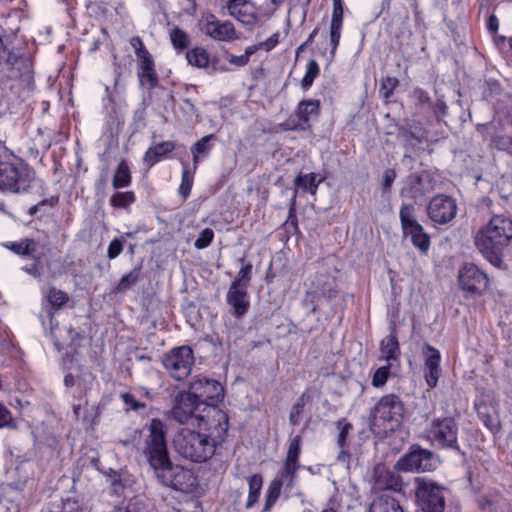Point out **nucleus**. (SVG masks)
Listing matches in <instances>:
<instances>
[{
	"label": "nucleus",
	"instance_id": "obj_38",
	"mask_svg": "<svg viewBox=\"0 0 512 512\" xmlns=\"http://www.w3.org/2000/svg\"><path fill=\"white\" fill-rule=\"evenodd\" d=\"M136 200L133 191L116 192L110 198V204L113 207L126 208L133 204Z\"/></svg>",
	"mask_w": 512,
	"mask_h": 512
},
{
	"label": "nucleus",
	"instance_id": "obj_27",
	"mask_svg": "<svg viewBox=\"0 0 512 512\" xmlns=\"http://www.w3.org/2000/svg\"><path fill=\"white\" fill-rule=\"evenodd\" d=\"M175 149V144L172 141H162L152 145L145 152L143 161L148 167L154 166L161 158Z\"/></svg>",
	"mask_w": 512,
	"mask_h": 512
},
{
	"label": "nucleus",
	"instance_id": "obj_58",
	"mask_svg": "<svg viewBox=\"0 0 512 512\" xmlns=\"http://www.w3.org/2000/svg\"><path fill=\"white\" fill-rule=\"evenodd\" d=\"M228 61L231 64L236 65L238 67L245 66L249 62L247 55H244V54L239 55V56L231 55V56H229Z\"/></svg>",
	"mask_w": 512,
	"mask_h": 512
},
{
	"label": "nucleus",
	"instance_id": "obj_22",
	"mask_svg": "<svg viewBox=\"0 0 512 512\" xmlns=\"http://www.w3.org/2000/svg\"><path fill=\"white\" fill-rule=\"evenodd\" d=\"M478 130L490 141V146L512 156V135L501 134L498 126L494 123L481 125Z\"/></svg>",
	"mask_w": 512,
	"mask_h": 512
},
{
	"label": "nucleus",
	"instance_id": "obj_15",
	"mask_svg": "<svg viewBox=\"0 0 512 512\" xmlns=\"http://www.w3.org/2000/svg\"><path fill=\"white\" fill-rule=\"evenodd\" d=\"M435 467L433 453L421 448L413 449L397 462V468L402 471H431Z\"/></svg>",
	"mask_w": 512,
	"mask_h": 512
},
{
	"label": "nucleus",
	"instance_id": "obj_13",
	"mask_svg": "<svg viewBox=\"0 0 512 512\" xmlns=\"http://www.w3.org/2000/svg\"><path fill=\"white\" fill-rule=\"evenodd\" d=\"M189 392L201 403L213 404L221 401L224 397V388L220 382L199 377L190 384Z\"/></svg>",
	"mask_w": 512,
	"mask_h": 512
},
{
	"label": "nucleus",
	"instance_id": "obj_44",
	"mask_svg": "<svg viewBox=\"0 0 512 512\" xmlns=\"http://www.w3.org/2000/svg\"><path fill=\"white\" fill-rule=\"evenodd\" d=\"M243 264L238 272L237 278L233 282H238L239 287H246L251 279L252 265L250 263L244 264V258L240 259Z\"/></svg>",
	"mask_w": 512,
	"mask_h": 512
},
{
	"label": "nucleus",
	"instance_id": "obj_8",
	"mask_svg": "<svg viewBox=\"0 0 512 512\" xmlns=\"http://www.w3.org/2000/svg\"><path fill=\"white\" fill-rule=\"evenodd\" d=\"M458 286L470 296H482L489 288V277L473 263L463 264L458 271Z\"/></svg>",
	"mask_w": 512,
	"mask_h": 512
},
{
	"label": "nucleus",
	"instance_id": "obj_52",
	"mask_svg": "<svg viewBox=\"0 0 512 512\" xmlns=\"http://www.w3.org/2000/svg\"><path fill=\"white\" fill-rule=\"evenodd\" d=\"M122 250H123L122 241L118 238L113 239L108 246V251H107L108 258L115 259L116 257H118L121 254Z\"/></svg>",
	"mask_w": 512,
	"mask_h": 512
},
{
	"label": "nucleus",
	"instance_id": "obj_5",
	"mask_svg": "<svg viewBox=\"0 0 512 512\" xmlns=\"http://www.w3.org/2000/svg\"><path fill=\"white\" fill-rule=\"evenodd\" d=\"M336 271H317L310 279L303 299V305L316 311V303L320 298L331 300L337 296Z\"/></svg>",
	"mask_w": 512,
	"mask_h": 512
},
{
	"label": "nucleus",
	"instance_id": "obj_11",
	"mask_svg": "<svg viewBox=\"0 0 512 512\" xmlns=\"http://www.w3.org/2000/svg\"><path fill=\"white\" fill-rule=\"evenodd\" d=\"M163 365L175 380L185 379L194 364L193 351L188 346L172 349L163 357Z\"/></svg>",
	"mask_w": 512,
	"mask_h": 512
},
{
	"label": "nucleus",
	"instance_id": "obj_31",
	"mask_svg": "<svg viewBox=\"0 0 512 512\" xmlns=\"http://www.w3.org/2000/svg\"><path fill=\"white\" fill-rule=\"evenodd\" d=\"M249 493L246 501V508H251L259 499L263 485V478L260 474H254L248 478Z\"/></svg>",
	"mask_w": 512,
	"mask_h": 512
},
{
	"label": "nucleus",
	"instance_id": "obj_47",
	"mask_svg": "<svg viewBox=\"0 0 512 512\" xmlns=\"http://www.w3.org/2000/svg\"><path fill=\"white\" fill-rule=\"evenodd\" d=\"M47 298L50 304L57 308L63 306L68 300V296L65 292L56 290L55 288L50 289Z\"/></svg>",
	"mask_w": 512,
	"mask_h": 512
},
{
	"label": "nucleus",
	"instance_id": "obj_36",
	"mask_svg": "<svg viewBox=\"0 0 512 512\" xmlns=\"http://www.w3.org/2000/svg\"><path fill=\"white\" fill-rule=\"evenodd\" d=\"M183 165V171H182V177H181V184L179 186V194L186 199L191 192L193 180H194V172L190 171L188 169V165L184 162H182Z\"/></svg>",
	"mask_w": 512,
	"mask_h": 512
},
{
	"label": "nucleus",
	"instance_id": "obj_40",
	"mask_svg": "<svg viewBox=\"0 0 512 512\" xmlns=\"http://www.w3.org/2000/svg\"><path fill=\"white\" fill-rule=\"evenodd\" d=\"M342 27H343V25L330 23L329 38H330L331 49H330L329 56H328L329 61H333V59L336 55V51H337L339 41L341 38Z\"/></svg>",
	"mask_w": 512,
	"mask_h": 512
},
{
	"label": "nucleus",
	"instance_id": "obj_61",
	"mask_svg": "<svg viewBox=\"0 0 512 512\" xmlns=\"http://www.w3.org/2000/svg\"><path fill=\"white\" fill-rule=\"evenodd\" d=\"M487 29L492 33H496L499 29V21L494 14L490 15L488 18Z\"/></svg>",
	"mask_w": 512,
	"mask_h": 512
},
{
	"label": "nucleus",
	"instance_id": "obj_7",
	"mask_svg": "<svg viewBox=\"0 0 512 512\" xmlns=\"http://www.w3.org/2000/svg\"><path fill=\"white\" fill-rule=\"evenodd\" d=\"M208 406L214 405L198 402L189 391H182L175 398L171 416L179 424L192 423L196 426L199 418L206 414L205 407Z\"/></svg>",
	"mask_w": 512,
	"mask_h": 512
},
{
	"label": "nucleus",
	"instance_id": "obj_48",
	"mask_svg": "<svg viewBox=\"0 0 512 512\" xmlns=\"http://www.w3.org/2000/svg\"><path fill=\"white\" fill-rule=\"evenodd\" d=\"M411 241L422 253H426L430 248V237L425 231L413 237Z\"/></svg>",
	"mask_w": 512,
	"mask_h": 512
},
{
	"label": "nucleus",
	"instance_id": "obj_64",
	"mask_svg": "<svg viewBox=\"0 0 512 512\" xmlns=\"http://www.w3.org/2000/svg\"><path fill=\"white\" fill-rule=\"evenodd\" d=\"M258 48H259V45H258V46H255V45H253V46H249V47H247V48L245 49V53H244V55H247V58H248V60H249V59H250V56H251L252 54H254V53L257 51V49H258Z\"/></svg>",
	"mask_w": 512,
	"mask_h": 512
},
{
	"label": "nucleus",
	"instance_id": "obj_59",
	"mask_svg": "<svg viewBox=\"0 0 512 512\" xmlns=\"http://www.w3.org/2000/svg\"><path fill=\"white\" fill-rule=\"evenodd\" d=\"M64 384L66 387H72L74 385L81 386L80 384V376L79 375H73L72 373H68L64 378Z\"/></svg>",
	"mask_w": 512,
	"mask_h": 512
},
{
	"label": "nucleus",
	"instance_id": "obj_49",
	"mask_svg": "<svg viewBox=\"0 0 512 512\" xmlns=\"http://www.w3.org/2000/svg\"><path fill=\"white\" fill-rule=\"evenodd\" d=\"M398 84V81L396 78L388 77L381 83L380 93L383 95L384 98H389L394 89L396 88Z\"/></svg>",
	"mask_w": 512,
	"mask_h": 512
},
{
	"label": "nucleus",
	"instance_id": "obj_50",
	"mask_svg": "<svg viewBox=\"0 0 512 512\" xmlns=\"http://www.w3.org/2000/svg\"><path fill=\"white\" fill-rule=\"evenodd\" d=\"M331 24L343 25V6L341 0H333Z\"/></svg>",
	"mask_w": 512,
	"mask_h": 512
},
{
	"label": "nucleus",
	"instance_id": "obj_57",
	"mask_svg": "<svg viewBox=\"0 0 512 512\" xmlns=\"http://www.w3.org/2000/svg\"><path fill=\"white\" fill-rule=\"evenodd\" d=\"M396 179V172L393 169H387L383 175V187L384 189H390L392 183Z\"/></svg>",
	"mask_w": 512,
	"mask_h": 512
},
{
	"label": "nucleus",
	"instance_id": "obj_6",
	"mask_svg": "<svg viewBox=\"0 0 512 512\" xmlns=\"http://www.w3.org/2000/svg\"><path fill=\"white\" fill-rule=\"evenodd\" d=\"M432 446L441 449H459L458 425L451 417L433 419L425 430Z\"/></svg>",
	"mask_w": 512,
	"mask_h": 512
},
{
	"label": "nucleus",
	"instance_id": "obj_37",
	"mask_svg": "<svg viewBox=\"0 0 512 512\" xmlns=\"http://www.w3.org/2000/svg\"><path fill=\"white\" fill-rule=\"evenodd\" d=\"M309 400V396L302 394L294 403L290 410L289 422L291 425L296 426L300 423L304 407Z\"/></svg>",
	"mask_w": 512,
	"mask_h": 512
},
{
	"label": "nucleus",
	"instance_id": "obj_55",
	"mask_svg": "<svg viewBox=\"0 0 512 512\" xmlns=\"http://www.w3.org/2000/svg\"><path fill=\"white\" fill-rule=\"evenodd\" d=\"M12 422V416L10 411L0 403V428L9 426Z\"/></svg>",
	"mask_w": 512,
	"mask_h": 512
},
{
	"label": "nucleus",
	"instance_id": "obj_54",
	"mask_svg": "<svg viewBox=\"0 0 512 512\" xmlns=\"http://www.w3.org/2000/svg\"><path fill=\"white\" fill-rule=\"evenodd\" d=\"M81 507L76 500L67 499L63 501L61 510L59 512H80Z\"/></svg>",
	"mask_w": 512,
	"mask_h": 512
},
{
	"label": "nucleus",
	"instance_id": "obj_1",
	"mask_svg": "<svg viewBox=\"0 0 512 512\" xmlns=\"http://www.w3.org/2000/svg\"><path fill=\"white\" fill-rule=\"evenodd\" d=\"M195 429L181 428L173 437V448L179 457L192 463H205L225 441L229 418L217 406L205 407Z\"/></svg>",
	"mask_w": 512,
	"mask_h": 512
},
{
	"label": "nucleus",
	"instance_id": "obj_60",
	"mask_svg": "<svg viewBox=\"0 0 512 512\" xmlns=\"http://www.w3.org/2000/svg\"><path fill=\"white\" fill-rule=\"evenodd\" d=\"M22 270L35 278L40 277L41 275L40 268L37 262L31 264L30 266L23 267Z\"/></svg>",
	"mask_w": 512,
	"mask_h": 512
},
{
	"label": "nucleus",
	"instance_id": "obj_19",
	"mask_svg": "<svg viewBox=\"0 0 512 512\" xmlns=\"http://www.w3.org/2000/svg\"><path fill=\"white\" fill-rule=\"evenodd\" d=\"M134 42L140 45V49H136V55L139 59L138 76L142 85H147L149 88H154L158 85V77L155 72V65L151 54L145 48L143 42L139 37H134L131 44L135 47Z\"/></svg>",
	"mask_w": 512,
	"mask_h": 512
},
{
	"label": "nucleus",
	"instance_id": "obj_26",
	"mask_svg": "<svg viewBox=\"0 0 512 512\" xmlns=\"http://www.w3.org/2000/svg\"><path fill=\"white\" fill-rule=\"evenodd\" d=\"M5 246L15 254L28 256L35 261H40L43 257V252L39 250L38 242L34 239L25 238L20 241L9 242Z\"/></svg>",
	"mask_w": 512,
	"mask_h": 512
},
{
	"label": "nucleus",
	"instance_id": "obj_12",
	"mask_svg": "<svg viewBox=\"0 0 512 512\" xmlns=\"http://www.w3.org/2000/svg\"><path fill=\"white\" fill-rule=\"evenodd\" d=\"M404 408L400 399L393 394L383 396L374 410L375 421H383L389 424V429L393 430L398 426L403 417Z\"/></svg>",
	"mask_w": 512,
	"mask_h": 512
},
{
	"label": "nucleus",
	"instance_id": "obj_28",
	"mask_svg": "<svg viewBox=\"0 0 512 512\" xmlns=\"http://www.w3.org/2000/svg\"><path fill=\"white\" fill-rule=\"evenodd\" d=\"M369 512H404L399 501L388 494H382L373 500Z\"/></svg>",
	"mask_w": 512,
	"mask_h": 512
},
{
	"label": "nucleus",
	"instance_id": "obj_45",
	"mask_svg": "<svg viewBox=\"0 0 512 512\" xmlns=\"http://www.w3.org/2000/svg\"><path fill=\"white\" fill-rule=\"evenodd\" d=\"M214 239V231L211 228L203 229L194 242L197 249H204L208 247Z\"/></svg>",
	"mask_w": 512,
	"mask_h": 512
},
{
	"label": "nucleus",
	"instance_id": "obj_41",
	"mask_svg": "<svg viewBox=\"0 0 512 512\" xmlns=\"http://www.w3.org/2000/svg\"><path fill=\"white\" fill-rule=\"evenodd\" d=\"M320 72L319 65L315 60H310L306 66V72L302 79V87L308 89L312 86L315 78Z\"/></svg>",
	"mask_w": 512,
	"mask_h": 512
},
{
	"label": "nucleus",
	"instance_id": "obj_29",
	"mask_svg": "<svg viewBox=\"0 0 512 512\" xmlns=\"http://www.w3.org/2000/svg\"><path fill=\"white\" fill-rule=\"evenodd\" d=\"M375 486L382 490L396 491L401 487V481L397 474L392 471L385 470L379 472L376 477Z\"/></svg>",
	"mask_w": 512,
	"mask_h": 512
},
{
	"label": "nucleus",
	"instance_id": "obj_39",
	"mask_svg": "<svg viewBox=\"0 0 512 512\" xmlns=\"http://www.w3.org/2000/svg\"><path fill=\"white\" fill-rule=\"evenodd\" d=\"M318 183L316 182V175L314 173H309L305 175H299L295 179V184L309 191L311 194H315L318 188Z\"/></svg>",
	"mask_w": 512,
	"mask_h": 512
},
{
	"label": "nucleus",
	"instance_id": "obj_21",
	"mask_svg": "<svg viewBox=\"0 0 512 512\" xmlns=\"http://www.w3.org/2000/svg\"><path fill=\"white\" fill-rule=\"evenodd\" d=\"M320 104L317 100H305L301 101L298 104L295 118H297V122L293 118L289 120V128L295 130H306L310 127V120L314 117H317L319 114Z\"/></svg>",
	"mask_w": 512,
	"mask_h": 512
},
{
	"label": "nucleus",
	"instance_id": "obj_46",
	"mask_svg": "<svg viewBox=\"0 0 512 512\" xmlns=\"http://www.w3.org/2000/svg\"><path fill=\"white\" fill-rule=\"evenodd\" d=\"M392 365L387 364L386 366H382L378 368L372 377V385L374 387H380L383 386L386 381L388 380L389 374H390V367Z\"/></svg>",
	"mask_w": 512,
	"mask_h": 512
},
{
	"label": "nucleus",
	"instance_id": "obj_24",
	"mask_svg": "<svg viewBox=\"0 0 512 512\" xmlns=\"http://www.w3.org/2000/svg\"><path fill=\"white\" fill-rule=\"evenodd\" d=\"M399 218L403 235L412 239L424 231L422 225L415 217V208L412 204H402L399 211Z\"/></svg>",
	"mask_w": 512,
	"mask_h": 512
},
{
	"label": "nucleus",
	"instance_id": "obj_25",
	"mask_svg": "<svg viewBox=\"0 0 512 512\" xmlns=\"http://www.w3.org/2000/svg\"><path fill=\"white\" fill-rule=\"evenodd\" d=\"M400 354L398 338L395 333V328H393L391 333L382 339L380 343V359L393 365L394 362L399 360Z\"/></svg>",
	"mask_w": 512,
	"mask_h": 512
},
{
	"label": "nucleus",
	"instance_id": "obj_9",
	"mask_svg": "<svg viewBox=\"0 0 512 512\" xmlns=\"http://www.w3.org/2000/svg\"><path fill=\"white\" fill-rule=\"evenodd\" d=\"M199 28L207 37L219 42H233L239 40L241 33L236 30L229 20H220L214 14L208 13L199 20Z\"/></svg>",
	"mask_w": 512,
	"mask_h": 512
},
{
	"label": "nucleus",
	"instance_id": "obj_35",
	"mask_svg": "<svg viewBox=\"0 0 512 512\" xmlns=\"http://www.w3.org/2000/svg\"><path fill=\"white\" fill-rule=\"evenodd\" d=\"M336 428L339 431L337 437V445L341 449L339 454V458H341L342 455H344V449L347 446V437L352 430V425L346 419H340L336 422Z\"/></svg>",
	"mask_w": 512,
	"mask_h": 512
},
{
	"label": "nucleus",
	"instance_id": "obj_18",
	"mask_svg": "<svg viewBox=\"0 0 512 512\" xmlns=\"http://www.w3.org/2000/svg\"><path fill=\"white\" fill-rule=\"evenodd\" d=\"M301 435L291 439L284 462L283 470L277 480L283 481L286 487H292L295 483L297 470L300 468L299 456L301 454Z\"/></svg>",
	"mask_w": 512,
	"mask_h": 512
},
{
	"label": "nucleus",
	"instance_id": "obj_33",
	"mask_svg": "<svg viewBox=\"0 0 512 512\" xmlns=\"http://www.w3.org/2000/svg\"><path fill=\"white\" fill-rule=\"evenodd\" d=\"M186 59L192 66L204 68L209 64V54L204 48L196 47L186 53Z\"/></svg>",
	"mask_w": 512,
	"mask_h": 512
},
{
	"label": "nucleus",
	"instance_id": "obj_63",
	"mask_svg": "<svg viewBox=\"0 0 512 512\" xmlns=\"http://www.w3.org/2000/svg\"><path fill=\"white\" fill-rule=\"evenodd\" d=\"M28 478H29L28 474H25L19 480L13 482L11 485L13 488H15L17 490H22L24 488L25 484L27 483Z\"/></svg>",
	"mask_w": 512,
	"mask_h": 512
},
{
	"label": "nucleus",
	"instance_id": "obj_10",
	"mask_svg": "<svg viewBox=\"0 0 512 512\" xmlns=\"http://www.w3.org/2000/svg\"><path fill=\"white\" fill-rule=\"evenodd\" d=\"M416 498L424 512L444 511V488L432 480L421 479L417 481Z\"/></svg>",
	"mask_w": 512,
	"mask_h": 512
},
{
	"label": "nucleus",
	"instance_id": "obj_17",
	"mask_svg": "<svg viewBox=\"0 0 512 512\" xmlns=\"http://www.w3.org/2000/svg\"><path fill=\"white\" fill-rule=\"evenodd\" d=\"M226 8L231 17L250 28L256 26L262 18L258 7L251 0H230Z\"/></svg>",
	"mask_w": 512,
	"mask_h": 512
},
{
	"label": "nucleus",
	"instance_id": "obj_62",
	"mask_svg": "<svg viewBox=\"0 0 512 512\" xmlns=\"http://www.w3.org/2000/svg\"><path fill=\"white\" fill-rule=\"evenodd\" d=\"M7 62L11 64L12 66L16 65V69L20 70V66L26 65V68H28V65L26 64V60L22 58H13L11 55L8 57Z\"/></svg>",
	"mask_w": 512,
	"mask_h": 512
},
{
	"label": "nucleus",
	"instance_id": "obj_16",
	"mask_svg": "<svg viewBox=\"0 0 512 512\" xmlns=\"http://www.w3.org/2000/svg\"><path fill=\"white\" fill-rule=\"evenodd\" d=\"M427 212L433 222L446 224L456 216V202L447 195H436L430 200L427 206Z\"/></svg>",
	"mask_w": 512,
	"mask_h": 512
},
{
	"label": "nucleus",
	"instance_id": "obj_32",
	"mask_svg": "<svg viewBox=\"0 0 512 512\" xmlns=\"http://www.w3.org/2000/svg\"><path fill=\"white\" fill-rule=\"evenodd\" d=\"M214 138V135H206L202 137L200 140H198L192 147H191V153L193 155V166L194 170L197 169V166L199 164V160L201 156H205L209 153L211 147L209 145V141H211Z\"/></svg>",
	"mask_w": 512,
	"mask_h": 512
},
{
	"label": "nucleus",
	"instance_id": "obj_30",
	"mask_svg": "<svg viewBox=\"0 0 512 512\" xmlns=\"http://www.w3.org/2000/svg\"><path fill=\"white\" fill-rule=\"evenodd\" d=\"M131 184V172L126 161L122 160L114 173L112 186L114 189L128 187Z\"/></svg>",
	"mask_w": 512,
	"mask_h": 512
},
{
	"label": "nucleus",
	"instance_id": "obj_20",
	"mask_svg": "<svg viewBox=\"0 0 512 512\" xmlns=\"http://www.w3.org/2000/svg\"><path fill=\"white\" fill-rule=\"evenodd\" d=\"M423 358L425 382L429 388H435L441 375L440 351L430 344H425L423 348Z\"/></svg>",
	"mask_w": 512,
	"mask_h": 512
},
{
	"label": "nucleus",
	"instance_id": "obj_4",
	"mask_svg": "<svg viewBox=\"0 0 512 512\" xmlns=\"http://www.w3.org/2000/svg\"><path fill=\"white\" fill-rule=\"evenodd\" d=\"M35 180L34 170L21 158L0 147V191L21 194L28 192Z\"/></svg>",
	"mask_w": 512,
	"mask_h": 512
},
{
	"label": "nucleus",
	"instance_id": "obj_53",
	"mask_svg": "<svg viewBox=\"0 0 512 512\" xmlns=\"http://www.w3.org/2000/svg\"><path fill=\"white\" fill-rule=\"evenodd\" d=\"M279 42V34L275 33L266 39L264 42L259 43V48L265 51L272 50Z\"/></svg>",
	"mask_w": 512,
	"mask_h": 512
},
{
	"label": "nucleus",
	"instance_id": "obj_14",
	"mask_svg": "<svg viewBox=\"0 0 512 512\" xmlns=\"http://www.w3.org/2000/svg\"><path fill=\"white\" fill-rule=\"evenodd\" d=\"M434 190V182L427 172L410 174L403 181L400 194L417 201Z\"/></svg>",
	"mask_w": 512,
	"mask_h": 512
},
{
	"label": "nucleus",
	"instance_id": "obj_56",
	"mask_svg": "<svg viewBox=\"0 0 512 512\" xmlns=\"http://www.w3.org/2000/svg\"><path fill=\"white\" fill-rule=\"evenodd\" d=\"M447 109L446 103L441 99H438L433 105L434 114L438 119L446 115Z\"/></svg>",
	"mask_w": 512,
	"mask_h": 512
},
{
	"label": "nucleus",
	"instance_id": "obj_23",
	"mask_svg": "<svg viewBox=\"0 0 512 512\" xmlns=\"http://www.w3.org/2000/svg\"><path fill=\"white\" fill-rule=\"evenodd\" d=\"M227 303L237 318L243 317L250 307L247 288L239 287L238 282H232L227 293Z\"/></svg>",
	"mask_w": 512,
	"mask_h": 512
},
{
	"label": "nucleus",
	"instance_id": "obj_43",
	"mask_svg": "<svg viewBox=\"0 0 512 512\" xmlns=\"http://www.w3.org/2000/svg\"><path fill=\"white\" fill-rule=\"evenodd\" d=\"M138 279L139 273L136 270H133L128 274L123 275L117 285V291L125 292L129 290L138 281Z\"/></svg>",
	"mask_w": 512,
	"mask_h": 512
},
{
	"label": "nucleus",
	"instance_id": "obj_42",
	"mask_svg": "<svg viewBox=\"0 0 512 512\" xmlns=\"http://www.w3.org/2000/svg\"><path fill=\"white\" fill-rule=\"evenodd\" d=\"M170 38L174 48L178 50H184L189 44L188 35L179 28L172 29Z\"/></svg>",
	"mask_w": 512,
	"mask_h": 512
},
{
	"label": "nucleus",
	"instance_id": "obj_34",
	"mask_svg": "<svg viewBox=\"0 0 512 512\" xmlns=\"http://www.w3.org/2000/svg\"><path fill=\"white\" fill-rule=\"evenodd\" d=\"M284 486L283 481L274 479L271 481L267 492L264 511H268L276 503L281 495V489Z\"/></svg>",
	"mask_w": 512,
	"mask_h": 512
},
{
	"label": "nucleus",
	"instance_id": "obj_2",
	"mask_svg": "<svg viewBox=\"0 0 512 512\" xmlns=\"http://www.w3.org/2000/svg\"><path fill=\"white\" fill-rule=\"evenodd\" d=\"M143 456L160 484L175 491L192 493L198 486L192 469L173 464L166 442L167 426L160 419H152L147 427Z\"/></svg>",
	"mask_w": 512,
	"mask_h": 512
},
{
	"label": "nucleus",
	"instance_id": "obj_51",
	"mask_svg": "<svg viewBox=\"0 0 512 512\" xmlns=\"http://www.w3.org/2000/svg\"><path fill=\"white\" fill-rule=\"evenodd\" d=\"M121 398H122L124 404L131 410L138 411L140 409L145 408V404L137 401L136 398L134 397V395H132L130 393H123L121 395Z\"/></svg>",
	"mask_w": 512,
	"mask_h": 512
},
{
	"label": "nucleus",
	"instance_id": "obj_3",
	"mask_svg": "<svg viewBox=\"0 0 512 512\" xmlns=\"http://www.w3.org/2000/svg\"><path fill=\"white\" fill-rule=\"evenodd\" d=\"M511 239L512 220L503 215H495L478 230L475 245L487 261L499 267L502 251Z\"/></svg>",
	"mask_w": 512,
	"mask_h": 512
}]
</instances>
